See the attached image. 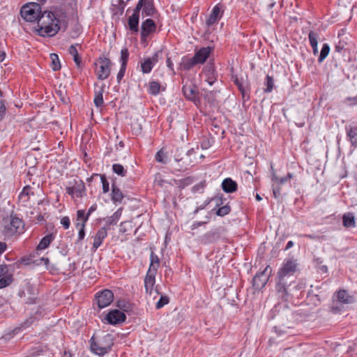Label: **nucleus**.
Returning a JSON list of instances; mask_svg holds the SVG:
<instances>
[{
  "instance_id": "f257e3e1",
  "label": "nucleus",
  "mask_w": 357,
  "mask_h": 357,
  "mask_svg": "<svg viewBox=\"0 0 357 357\" xmlns=\"http://www.w3.org/2000/svg\"><path fill=\"white\" fill-rule=\"evenodd\" d=\"M36 29L38 35L43 37H52L59 30H66L67 23L61 20L56 14L51 11H45L41 14L37 22Z\"/></svg>"
},
{
  "instance_id": "f03ea898",
  "label": "nucleus",
  "mask_w": 357,
  "mask_h": 357,
  "mask_svg": "<svg viewBox=\"0 0 357 357\" xmlns=\"http://www.w3.org/2000/svg\"><path fill=\"white\" fill-rule=\"evenodd\" d=\"M25 231L24 221L15 213H11L0 220V232L4 240H16Z\"/></svg>"
},
{
  "instance_id": "7ed1b4c3",
  "label": "nucleus",
  "mask_w": 357,
  "mask_h": 357,
  "mask_svg": "<svg viewBox=\"0 0 357 357\" xmlns=\"http://www.w3.org/2000/svg\"><path fill=\"white\" fill-rule=\"evenodd\" d=\"M90 342L91 351L98 356H104L109 352L114 344V339L110 334L103 335L102 338L97 341L95 340V337L93 336Z\"/></svg>"
},
{
  "instance_id": "20e7f679",
  "label": "nucleus",
  "mask_w": 357,
  "mask_h": 357,
  "mask_svg": "<svg viewBox=\"0 0 357 357\" xmlns=\"http://www.w3.org/2000/svg\"><path fill=\"white\" fill-rule=\"evenodd\" d=\"M41 8L37 3H29L23 6L20 10L21 16L27 22H35L41 15Z\"/></svg>"
},
{
  "instance_id": "39448f33",
  "label": "nucleus",
  "mask_w": 357,
  "mask_h": 357,
  "mask_svg": "<svg viewBox=\"0 0 357 357\" xmlns=\"http://www.w3.org/2000/svg\"><path fill=\"white\" fill-rule=\"evenodd\" d=\"M96 73L98 79L104 80L107 79L111 72V61L107 58H100L99 61L95 63Z\"/></svg>"
},
{
  "instance_id": "423d86ee",
  "label": "nucleus",
  "mask_w": 357,
  "mask_h": 357,
  "mask_svg": "<svg viewBox=\"0 0 357 357\" xmlns=\"http://www.w3.org/2000/svg\"><path fill=\"white\" fill-rule=\"evenodd\" d=\"M296 268L297 264L295 260L285 259L278 272V278H281L282 280H287L294 274Z\"/></svg>"
},
{
  "instance_id": "0eeeda50",
  "label": "nucleus",
  "mask_w": 357,
  "mask_h": 357,
  "mask_svg": "<svg viewBox=\"0 0 357 357\" xmlns=\"http://www.w3.org/2000/svg\"><path fill=\"white\" fill-rule=\"evenodd\" d=\"M271 273V268L267 266L263 271L257 273L252 279V286L256 290H260L267 283Z\"/></svg>"
},
{
  "instance_id": "6e6552de",
  "label": "nucleus",
  "mask_w": 357,
  "mask_h": 357,
  "mask_svg": "<svg viewBox=\"0 0 357 357\" xmlns=\"http://www.w3.org/2000/svg\"><path fill=\"white\" fill-rule=\"evenodd\" d=\"M96 299L100 308L106 307L113 301V292L111 290L105 289L97 294Z\"/></svg>"
},
{
  "instance_id": "1a4fd4ad",
  "label": "nucleus",
  "mask_w": 357,
  "mask_h": 357,
  "mask_svg": "<svg viewBox=\"0 0 357 357\" xmlns=\"http://www.w3.org/2000/svg\"><path fill=\"white\" fill-rule=\"evenodd\" d=\"M85 185L82 180L75 181V183L72 186L66 188V192L73 197H82L85 195Z\"/></svg>"
},
{
  "instance_id": "9d476101",
  "label": "nucleus",
  "mask_w": 357,
  "mask_h": 357,
  "mask_svg": "<svg viewBox=\"0 0 357 357\" xmlns=\"http://www.w3.org/2000/svg\"><path fill=\"white\" fill-rule=\"evenodd\" d=\"M126 316L124 312L119 310H113L110 311L106 316V320L109 324H119L126 321Z\"/></svg>"
},
{
  "instance_id": "9b49d317",
  "label": "nucleus",
  "mask_w": 357,
  "mask_h": 357,
  "mask_svg": "<svg viewBox=\"0 0 357 357\" xmlns=\"http://www.w3.org/2000/svg\"><path fill=\"white\" fill-rule=\"evenodd\" d=\"M141 36L145 39L149 34L155 32L156 25L154 21L151 19H146L141 25Z\"/></svg>"
},
{
  "instance_id": "f8f14e48",
  "label": "nucleus",
  "mask_w": 357,
  "mask_h": 357,
  "mask_svg": "<svg viewBox=\"0 0 357 357\" xmlns=\"http://www.w3.org/2000/svg\"><path fill=\"white\" fill-rule=\"evenodd\" d=\"M221 17H222L221 8L219 6V5H216L212 9L211 13H210L208 17L207 18V20L206 21V26L209 27V26H212L213 24L217 23Z\"/></svg>"
},
{
  "instance_id": "ddd939ff",
  "label": "nucleus",
  "mask_w": 357,
  "mask_h": 357,
  "mask_svg": "<svg viewBox=\"0 0 357 357\" xmlns=\"http://www.w3.org/2000/svg\"><path fill=\"white\" fill-rule=\"evenodd\" d=\"M183 93L185 96V97L194 102H196L197 99V90L196 89V86L191 85V84H185L183 86L182 89Z\"/></svg>"
},
{
  "instance_id": "4468645a",
  "label": "nucleus",
  "mask_w": 357,
  "mask_h": 357,
  "mask_svg": "<svg viewBox=\"0 0 357 357\" xmlns=\"http://www.w3.org/2000/svg\"><path fill=\"white\" fill-rule=\"evenodd\" d=\"M157 62L158 52H156L151 58H148L142 62L141 68L143 73H149Z\"/></svg>"
},
{
  "instance_id": "2eb2a0df",
  "label": "nucleus",
  "mask_w": 357,
  "mask_h": 357,
  "mask_svg": "<svg viewBox=\"0 0 357 357\" xmlns=\"http://www.w3.org/2000/svg\"><path fill=\"white\" fill-rule=\"evenodd\" d=\"M211 52L210 47H202L197 51L194 55V59L197 61L198 63H204Z\"/></svg>"
},
{
  "instance_id": "dca6fc26",
  "label": "nucleus",
  "mask_w": 357,
  "mask_h": 357,
  "mask_svg": "<svg viewBox=\"0 0 357 357\" xmlns=\"http://www.w3.org/2000/svg\"><path fill=\"white\" fill-rule=\"evenodd\" d=\"M107 230L106 229V227H102L98 229L94 236L93 248L95 250H97L100 246L103 240L107 237Z\"/></svg>"
},
{
  "instance_id": "f3484780",
  "label": "nucleus",
  "mask_w": 357,
  "mask_h": 357,
  "mask_svg": "<svg viewBox=\"0 0 357 357\" xmlns=\"http://www.w3.org/2000/svg\"><path fill=\"white\" fill-rule=\"evenodd\" d=\"M156 273L147 272L144 278V287L146 292L151 294L155 283Z\"/></svg>"
},
{
  "instance_id": "a211bd4d",
  "label": "nucleus",
  "mask_w": 357,
  "mask_h": 357,
  "mask_svg": "<svg viewBox=\"0 0 357 357\" xmlns=\"http://www.w3.org/2000/svg\"><path fill=\"white\" fill-rule=\"evenodd\" d=\"M347 138L350 142L351 146L357 148V127H345Z\"/></svg>"
},
{
  "instance_id": "6ab92c4d",
  "label": "nucleus",
  "mask_w": 357,
  "mask_h": 357,
  "mask_svg": "<svg viewBox=\"0 0 357 357\" xmlns=\"http://www.w3.org/2000/svg\"><path fill=\"white\" fill-rule=\"evenodd\" d=\"M290 284L288 283L287 279L282 280L281 278H278V282L276 284V291L280 294L282 298H285L287 296V287Z\"/></svg>"
},
{
  "instance_id": "aec40b11",
  "label": "nucleus",
  "mask_w": 357,
  "mask_h": 357,
  "mask_svg": "<svg viewBox=\"0 0 357 357\" xmlns=\"http://www.w3.org/2000/svg\"><path fill=\"white\" fill-rule=\"evenodd\" d=\"M222 188L227 193H232L237 190V183L231 178H227L222 182Z\"/></svg>"
},
{
  "instance_id": "412c9836",
  "label": "nucleus",
  "mask_w": 357,
  "mask_h": 357,
  "mask_svg": "<svg viewBox=\"0 0 357 357\" xmlns=\"http://www.w3.org/2000/svg\"><path fill=\"white\" fill-rule=\"evenodd\" d=\"M121 214L122 208H119L112 215L105 219V225L103 227H106V229L108 230L111 225H116L121 216Z\"/></svg>"
},
{
  "instance_id": "4be33fe9",
  "label": "nucleus",
  "mask_w": 357,
  "mask_h": 357,
  "mask_svg": "<svg viewBox=\"0 0 357 357\" xmlns=\"http://www.w3.org/2000/svg\"><path fill=\"white\" fill-rule=\"evenodd\" d=\"M159 266V257L153 252H151L150 255V265L147 272L157 273Z\"/></svg>"
},
{
  "instance_id": "5701e85b",
  "label": "nucleus",
  "mask_w": 357,
  "mask_h": 357,
  "mask_svg": "<svg viewBox=\"0 0 357 357\" xmlns=\"http://www.w3.org/2000/svg\"><path fill=\"white\" fill-rule=\"evenodd\" d=\"M139 16L137 14H132L129 17L128 21V25L130 30L134 33H137L139 31Z\"/></svg>"
},
{
  "instance_id": "b1692460",
  "label": "nucleus",
  "mask_w": 357,
  "mask_h": 357,
  "mask_svg": "<svg viewBox=\"0 0 357 357\" xmlns=\"http://www.w3.org/2000/svg\"><path fill=\"white\" fill-rule=\"evenodd\" d=\"M77 47H80V45L77 43L75 45H72L69 47L68 52L70 55L73 56V60L76 63L77 67H81L82 59L79 56L78 51Z\"/></svg>"
},
{
  "instance_id": "393cba45",
  "label": "nucleus",
  "mask_w": 357,
  "mask_h": 357,
  "mask_svg": "<svg viewBox=\"0 0 357 357\" xmlns=\"http://www.w3.org/2000/svg\"><path fill=\"white\" fill-rule=\"evenodd\" d=\"M105 91V85L101 86L99 89L95 90L94 94V104L97 107L102 106L103 101V93Z\"/></svg>"
},
{
  "instance_id": "a878e982",
  "label": "nucleus",
  "mask_w": 357,
  "mask_h": 357,
  "mask_svg": "<svg viewBox=\"0 0 357 357\" xmlns=\"http://www.w3.org/2000/svg\"><path fill=\"white\" fill-rule=\"evenodd\" d=\"M342 225L347 228L355 227L356 222L354 214L351 213H344L342 216Z\"/></svg>"
},
{
  "instance_id": "bb28decb",
  "label": "nucleus",
  "mask_w": 357,
  "mask_h": 357,
  "mask_svg": "<svg viewBox=\"0 0 357 357\" xmlns=\"http://www.w3.org/2000/svg\"><path fill=\"white\" fill-rule=\"evenodd\" d=\"M156 12V10L153 6L152 0H145L144 6L143 8V13L146 16H153Z\"/></svg>"
},
{
  "instance_id": "cd10ccee",
  "label": "nucleus",
  "mask_w": 357,
  "mask_h": 357,
  "mask_svg": "<svg viewBox=\"0 0 357 357\" xmlns=\"http://www.w3.org/2000/svg\"><path fill=\"white\" fill-rule=\"evenodd\" d=\"M54 237L52 234H49L45 236L38 245L37 250H44L47 248L51 242L54 240Z\"/></svg>"
},
{
  "instance_id": "c85d7f7f",
  "label": "nucleus",
  "mask_w": 357,
  "mask_h": 357,
  "mask_svg": "<svg viewBox=\"0 0 357 357\" xmlns=\"http://www.w3.org/2000/svg\"><path fill=\"white\" fill-rule=\"evenodd\" d=\"M31 187L30 185H26L23 188L22 192L19 195V199L23 202H27L29 199L31 195H33Z\"/></svg>"
},
{
  "instance_id": "c756f323",
  "label": "nucleus",
  "mask_w": 357,
  "mask_h": 357,
  "mask_svg": "<svg viewBox=\"0 0 357 357\" xmlns=\"http://www.w3.org/2000/svg\"><path fill=\"white\" fill-rule=\"evenodd\" d=\"M123 199V195L121 190L114 184H112V200L114 202L121 203Z\"/></svg>"
},
{
  "instance_id": "7c9ffc66",
  "label": "nucleus",
  "mask_w": 357,
  "mask_h": 357,
  "mask_svg": "<svg viewBox=\"0 0 357 357\" xmlns=\"http://www.w3.org/2000/svg\"><path fill=\"white\" fill-rule=\"evenodd\" d=\"M337 299L343 303H351L354 298L351 296L349 295L345 290H341L337 292Z\"/></svg>"
},
{
  "instance_id": "2f4dec72",
  "label": "nucleus",
  "mask_w": 357,
  "mask_h": 357,
  "mask_svg": "<svg viewBox=\"0 0 357 357\" xmlns=\"http://www.w3.org/2000/svg\"><path fill=\"white\" fill-rule=\"evenodd\" d=\"M155 159L158 162L162 164L167 163V153L164 148L160 149L155 154Z\"/></svg>"
},
{
  "instance_id": "473e14b6",
  "label": "nucleus",
  "mask_w": 357,
  "mask_h": 357,
  "mask_svg": "<svg viewBox=\"0 0 357 357\" xmlns=\"http://www.w3.org/2000/svg\"><path fill=\"white\" fill-rule=\"evenodd\" d=\"M196 64H198L194 56L190 59H183L181 66L185 70H189L193 68Z\"/></svg>"
},
{
  "instance_id": "72a5a7b5",
  "label": "nucleus",
  "mask_w": 357,
  "mask_h": 357,
  "mask_svg": "<svg viewBox=\"0 0 357 357\" xmlns=\"http://www.w3.org/2000/svg\"><path fill=\"white\" fill-rule=\"evenodd\" d=\"M13 280V275L9 272L0 278V289L4 288L11 284Z\"/></svg>"
},
{
  "instance_id": "f704fd0d",
  "label": "nucleus",
  "mask_w": 357,
  "mask_h": 357,
  "mask_svg": "<svg viewBox=\"0 0 357 357\" xmlns=\"http://www.w3.org/2000/svg\"><path fill=\"white\" fill-rule=\"evenodd\" d=\"M205 80L209 85H212L217 80V75L214 70L208 69L204 73Z\"/></svg>"
},
{
  "instance_id": "c9c22d12",
  "label": "nucleus",
  "mask_w": 357,
  "mask_h": 357,
  "mask_svg": "<svg viewBox=\"0 0 357 357\" xmlns=\"http://www.w3.org/2000/svg\"><path fill=\"white\" fill-rule=\"evenodd\" d=\"M51 66L53 70L56 71L61 68V64L59 56L56 54L52 53L50 54Z\"/></svg>"
},
{
  "instance_id": "e433bc0d",
  "label": "nucleus",
  "mask_w": 357,
  "mask_h": 357,
  "mask_svg": "<svg viewBox=\"0 0 357 357\" xmlns=\"http://www.w3.org/2000/svg\"><path fill=\"white\" fill-rule=\"evenodd\" d=\"M160 90V84L159 82L155 81H152L149 83V92L152 95H157L159 93Z\"/></svg>"
},
{
  "instance_id": "4c0bfd02",
  "label": "nucleus",
  "mask_w": 357,
  "mask_h": 357,
  "mask_svg": "<svg viewBox=\"0 0 357 357\" xmlns=\"http://www.w3.org/2000/svg\"><path fill=\"white\" fill-rule=\"evenodd\" d=\"M330 52V46L327 43H324L322 46L320 54L318 58L319 63L323 62V61L327 57Z\"/></svg>"
},
{
  "instance_id": "58836bf2",
  "label": "nucleus",
  "mask_w": 357,
  "mask_h": 357,
  "mask_svg": "<svg viewBox=\"0 0 357 357\" xmlns=\"http://www.w3.org/2000/svg\"><path fill=\"white\" fill-rule=\"evenodd\" d=\"M264 85L266 88L264 89L265 93H271L273 91V86H274V80L273 78L270 76L267 75L266 77V81L264 82Z\"/></svg>"
},
{
  "instance_id": "ea45409f",
  "label": "nucleus",
  "mask_w": 357,
  "mask_h": 357,
  "mask_svg": "<svg viewBox=\"0 0 357 357\" xmlns=\"http://www.w3.org/2000/svg\"><path fill=\"white\" fill-rule=\"evenodd\" d=\"M113 172L121 176H125L126 175V170L124 169L123 165L120 164H114L112 165Z\"/></svg>"
},
{
  "instance_id": "a19ab883",
  "label": "nucleus",
  "mask_w": 357,
  "mask_h": 357,
  "mask_svg": "<svg viewBox=\"0 0 357 357\" xmlns=\"http://www.w3.org/2000/svg\"><path fill=\"white\" fill-rule=\"evenodd\" d=\"M231 211V208L228 204H226L222 207H220L215 212L216 215L218 216H225L229 214Z\"/></svg>"
},
{
  "instance_id": "79ce46f5",
  "label": "nucleus",
  "mask_w": 357,
  "mask_h": 357,
  "mask_svg": "<svg viewBox=\"0 0 357 357\" xmlns=\"http://www.w3.org/2000/svg\"><path fill=\"white\" fill-rule=\"evenodd\" d=\"M129 57V52L127 48H123L121 51V66H126Z\"/></svg>"
},
{
  "instance_id": "37998d69",
  "label": "nucleus",
  "mask_w": 357,
  "mask_h": 357,
  "mask_svg": "<svg viewBox=\"0 0 357 357\" xmlns=\"http://www.w3.org/2000/svg\"><path fill=\"white\" fill-rule=\"evenodd\" d=\"M272 181L273 182V184L276 185L280 186V185H282L285 182H287L286 178L284 177H278L276 176L275 173L273 172L272 173Z\"/></svg>"
},
{
  "instance_id": "c03bdc74",
  "label": "nucleus",
  "mask_w": 357,
  "mask_h": 357,
  "mask_svg": "<svg viewBox=\"0 0 357 357\" xmlns=\"http://www.w3.org/2000/svg\"><path fill=\"white\" fill-rule=\"evenodd\" d=\"M193 182V178L191 177H187L183 179H181L178 181L177 185L179 188H185L187 185L192 184Z\"/></svg>"
},
{
  "instance_id": "a18cd8bd",
  "label": "nucleus",
  "mask_w": 357,
  "mask_h": 357,
  "mask_svg": "<svg viewBox=\"0 0 357 357\" xmlns=\"http://www.w3.org/2000/svg\"><path fill=\"white\" fill-rule=\"evenodd\" d=\"M310 45H318L319 34L313 31H311L308 34Z\"/></svg>"
},
{
  "instance_id": "49530a36",
  "label": "nucleus",
  "mask_w": 357,
  "mask_h": 357,
  "mask_svg": "<svg viewBox=\"0 0 357 357\" xmlns=\"http://www.w3.org/2000/svg\"><path fill=\"white\" fill-rule=\"evenodd\" d=\"M76 227H77V228L79 229L78 240L81 241V240L84 239V238L85 236V231H84L85 224L77 222L76 224Z\"/></svg>"
},
{
  "instance_id": "de8ad7c7",
  "label": "nucleus",
  "mask_w": 357,
  "mask_h": 357,
  "mask_svg": "<svg viewBox=\"0 0 357 357\" xmlns=\"http://www.w3.org/2000/svg\"><path fill=\"white\" fill-rule=\"evenodd\" d=\"M169 298L167 296H161L159 301L156 303V309H160L167 303H169Z\"/></svg>"
},
{
  "instance_id": "09e8293b",
  "label": "nucleus",
  "mask_w": 357,
  "mask_h": 357,
  "mask_svg": "<svg viewBox=\"0 0 357 357\" xmlns=\"http://www.w3.org/2000/svg\"><path fill=\"white\" fill-rule=\"evenodd\" d=\"M96 176H99L100 177L101 182L102 184V191L104 193H107L109 190V184L107 180L106 179L105 176L101 174H96Z\"/></svg>"
},
{
  "instance_id": "8fccbe9b",
  "label": "nucleus",
  "mask_w": 357,
  "mask_h": 357,
  "mask_svg": "<svg viewBox=\"0 0 357 357\" xmlns=\"http://www.w3.org/2000/svg\"><path fill=\"white\" fill-rule=\"evenodd\" d=\"M347 43L344 40H340L338 43L335 45V51L342 53L343 51L346 50Z\"/></svg>"
},
{
  "instance_id": "3c124183",
  "label": "nucleus",
  "mask_w": 357,
  "mask_h": 357,
  "mask_svg": "<svg viewBox=\"0 0 357 357\" xmlns=\"http://www.w3.org/2000/svg\"><path fill=\"white\" fill-rule=\"evenodd\" d=\"M144 1L145 0H139L132 14H137L138 16H139V11L141 9L143 10Z\"/></svg>"
},
{
  "instance_id": "603ef678",
  "label": "nucleus",
  "mask_w": 357,
  "mask_h": 357,
  "mask_svg": "<svg viewBox=\"0 0 357 357\" xmlns=\"http://www.w3.org/2000/svg\"><path fill=\"white\" fill-rule=\"evenodd\" d=\"M61 224L63 225L64 229H68L70 225V218L68 216L63 217L61 219Z\"/></svg>"
},
{
  "instance_id": "864d4df0",
  "label": "nucleus",
  "mask_w": 357,
  "mask_h": 357,
  "mask_svg": "<svg viewBox=\"0 0 357 357\" xmlns=\"http://www.w3.org/2000/svg\"><path fill=\"white\" fill-rule=\"evenodd\" d=\"M126 69V66H121L120 70L119 71V73L117 74V77H116L118 82H120L121 79L123 77V76L125 75Z\"/></svg>"
},
{
  "instance_id": "5fc2aeb1",
  "label": "nucleus",
  "mask_w": 357,
  "mask_h": 357,
  "mask_svg": "<svg viewBox=\"0 0 357 357\" xmlns=\"http://www.w3.org/2000/svg\"><path fill=\"white\" fill-rule=\"evenodd\" d=\"M85 217H86V215H85L84 211H83V210L77 211V220H82V223L85 224V222H86V221H84Z\"/></svg>"
},
{
  "instance_id": "6e6d98bb",
  "label": "nucleus",
  "mask_w": 357,
  "mask_h": 357,
  "mask_svg": "<svg viewBox=\"0 0 357 357\" xmlns=\"http://www.w3.org/2000/svg\"><path fill=\"white\" fill-rule=\"evenodd\" d=\"M211 146V143L208 139H204L201 142L202 149H207Z\"/></svg>"
},
{
  "instance_id": "4d7b16f0",
  "label": "nucleus",
  "mask_w": 357,
  "mask_h": 357,
  "mask_svg": "<svg viewBox=\"0 0 357 357\" xmlns=\"http://www.w3.org/2000/svg\"><path fill=\"white\" fill-rule=\"evenodd\" d=\"M273 192L275 198H278L280 195V186L273 184Z\"/></svg>"
},
{
  "instance_id": "13d9d810",
  "label": "nucleus",
  "mask_w": 357,
  "mask_h": 357,
  "mask_svg": "<svg viewBox=\"0 0 357 357\" xmlns=\"http://www.w3.org/2000/svg\"><path fill=\"white\" fill-rule=\"evenodd\" d=\"M209 200H211V202H214L216 206H220L223 204V199L221 197H215Z\"/></svg>"
},
{
  "instance_id": "bf43d9fd",
  "label": "nucleus",
  "mask_w": 357,
  "mask_h": 357,
  "mask_svg": "<svg viewBox=\"0 0 357 357\" xmlns=\"http://www.w3.org/2000/svg\"><path fill=\"white\" fill-rule=\"evenodd\" d=\"M97 209V205L93 204L88 210V212L86 215V217L84 218V221H87L89 219V215L96 210Z\"/></svg>"
},
{
  "instance_id": "052dcab7",
  "label": "nucleus",
  "mask_w": 357,
  "mask_h": 357,
  "mask_svg": "<svg viewBox=\"0 0 357 357\" xmlns=\"http://www.w3.org/2000/svg\"><path fill=\"white\" fill-rule=\"evenodd\" d=\"M6 112V107L2 100H0V121L3 119Z\"/></svg>"
},
{
  "instance_id": "680f3d73",
  "label": "nucleus",
  "mask_w": 357,
  "mask_h": 357,
  "mask_svg": "<svg viewBox=\"0 0 357 357\" xmlns=\"http://www.w3.org/2000/svg\"><path fill=\"white\" fill-rule=\"evenodd\" d=\"M8 272V268L6 265H0V278Z\"/></svg>"
},
{
  "instance_id": "e2e57ef3",
  "label": "nucleus",
  "mask_w": 357,
  "mask_h": 357,
  "mask_svg": "<svg viewBox=\"0 0 357 357\" xmlns=\"http://www.w3.org/2000/svg\"><path fill=\"white\" fill-rule=\"evenodd\" d=\"M211 202V200H209V199L205 200L202 205H200L199 206H197L198 210L201 211V210L204 209L210 204Z\"/></svg>"
},
{
  "instance_id": "0e129e2a",
  "label": "nucleus",
  "mask_w": 357,
  "mask_h": 357,
  "mask_svg": "<svg viewBox=\"0 0 357 357\" xmlns=\"http://www.w3.org/2000/svg\"><path fill=\"white\" fill-rule=\"evenodd\" d=\"M300 236L305 237L312 240H317L319 237L314 234H300Z\"/></svg>"
},
{
  "instance_id": "69168bd1",
  "label": "nucleus",
  "mask_w": 357,
  "mask_h": 357,
  "mask_svg": "<svg viewBox=\"0 0 357 357\" xmlns=\"http://www.w3.org/2000/svg\"><path fill=\"white\" fill-rule=\"evenodd\" d=\"M119 7L120 8L121 12H123L124 8H125V3L123 0H116Z\"/></svg>"
},
{
  "instance_id": "338daca9",
  "label": "nucleus",
  "mask_w": 357,
  "mask_h": 357,
  "mask_svg": "<svg viewBox=\"0 0 357 357\" xmlns=\"http://www.w3.org/2000/svg\"><path fill=\"white\" fill-rule=\"evenodd\" d=\"M6 248L7 245L6 243L0 242V255L6 250Z\"/></svg>"
},
{
  "instance_id": "774afa93",
  "label": "nucleus",
  "mask_w": 357,
  "mask_h": 357,
  "mask_svg": "<svg viewBox=\"0 0 357 357\" xmlns=\"http://www.w3.org/2000/svg\"><path fill=\"white\" fill-rule=\"evenodd\" d=\"M204 188V185L202 184L195 185V186L192 187V192H196L197 191L199 190V188Z\"/></svg>"
}]
</instances>
